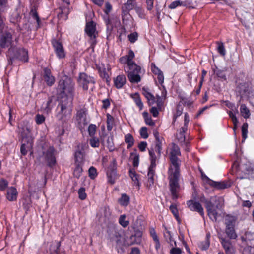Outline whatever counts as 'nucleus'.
<instances>
[{
    "label": "nucleus",
    "instance_id": "1",
    "mask_svg": "<svg viewBox=\"0 0 254 254\" xmlns=\"http://www.w3.org/2000/svg\"><path fill=\"white\" fill-rule=\"evenodd\" d=\"M180 155L179 147L177 145L173 144L170 152L171 165L168 170V179L170 190L174 199L178 198L180 190L179 179L181 160L178 157Z\"/></svg>",
    "mask_w": 254,
    "mask_h": 254
},
{
    "label": "nucleus",
    "instance_id": "2",
    "mask_svg": "<svg viewBox=\"0 0 254 254\" xmlns=\"http://www.w3.org/2000/svg\"><path fill=\"white\" fill-rule=\"evenodd\" d=\"M134 56L133 51L130 50L127 55L120 58V61L124 65V70L127 74L129 81L131 83H138L141 81L144 70L133 61Z\"/></svg>",
    "mask_w": 254,
    "mask_h": 254
},
{
    "label": "nucleus",
    "instance_id": "3",
    "mask_svg": "<svg viewBox=\"0 0 254 254\" xmlns=\"http://www.w3.org/2000/svg\"><path fill=\"white\" fill-rule=\"evenodd\" d=\"M204 203L209 218L213 221H216L217 218L222 214V199L216 196L211 197L210 200L204 199Z\"/></svg>",
    "mask_w": 254,
    "mask_h": 254
},
{
    "label": "nucleus",
    "instance_id": "4",
    "mask_svg": "<svg viewBox=\"0 0 254 254\" xmlns=\"http://www.w3.org/2000/svg\"><path fill=\"white\" fill-rule=\"evenodd\" d=\"M57 93L63 99L72 98L74 93V83L71 78L63 76L59 81Z\"/></svg>",
    "mask_w": 254,
    "mask_h": 254
},
{
    "label": "nucleus",
    "instance_id": "5",
    "mask_svg": "<svg viewBox=\"0 0 254 254\" xmlns=\"http://www.w3.org/2000/svg\"><path fill=\"white\" fill-rule=\"evenodd\" d=\"M72 109L66 99L61 100L57 106L56 117L58 120L65 122L71 116Z\"/></svg>",
    "mask_w": 254,
    "mask_h": 254
},
{
    "label": "nucleus",
    "instance_id": "6",
    "mask_svg": "<svg viewBox=\"0 0 254 254\" xmlns=\"http://www.w3.org/2000/svg\"><path fill=\"white\" fill-rule=\"evenodd\" d=\"M8 55L10 58L8 60L9 64L14 59H17L23 62H27L28 60L27 50L24 48H18L16 44H12V47L9 48Z\"/></svg>",
    "mask_w": 254,
    "mask_h": 254
},
{
    "label": "nucleus",
    "instance_id": "7",
    "mask_svg": "<svg viewBox=\"0 0 254 254\" xmlns=\"http://www.w3.org/2000/svg\"><path fill=\"white\" fill-rule=\"evenodd\" d=\"M78 83L84 90H87L89 86L94 84L95 81L93 77L87 75L84 73H80L78 80Z\"/></svg>",
    "mask_w": 254,
    "mask_h": 254
},
{
    "label": "nucleus",
    "instance_id": "8",
    "mask_svg": "<svg viewBox=\"0 0 254 254\" xmlns=\"http://www.w3.org/2000/svg\"><path fill=\"white\" fill-rule=\"evenodd\" d=\"M14 37H12V35L11 32H6L3 34L1 36L0 39V45L2 48H6L10 46L12 47V44H16L17 43V38L15 37V41H12V39Z\"/></svg>",
    "mask_w": 254,
    "mask_h": 254
},
{
    "label": "nucleus",
    "instance_id": "9",
    "mask_svg": "<svg viewBox=\"0 0 254 254\" xmlns=\"http://www.w3.org/2000/svg\"><path fill=\"white\" fill-rule=\"evenodd\" d=\"M76 120L78 127L82 130L87 126L88 122L84 111L80 110L77 111Z\"/></svg>",
    "mask_w": 254,
    "mask_h": 254
},
{
    "label": "nucleus",
    "instance_id": "10",
    "mask_svg": "<svg viewBox=\"0 0 254 254\" xmlns=\"http://www.w3.org/2000/svg\"><path fill=\"white\" fill-rule=\"evenodd\" d=\"M162 94L164 96L163 97L157 96L156 101L157 107H152L150 110L151 113L154 117H157L158 116L159 114V111H160L161 110L162 107L163 106L164 101V100L165 99V95L166 94V92H165V93L162 92Z\"/></svg>",
    "mask_w": 254,
    "mask_h": 254
},
{
    "label": "nucleus",
    "instance_id": "11",
    "mask_svg": "<svg viewBox=\"0 0 254 254\" xmlns=\"http://www.w3.org/2000/svg\"><path fill=\"white\" fill-rule=\"evenodd\" d=\"M46 161L49 166H52L56 164L55 149L53 147H50L44 153Z\"/></svg>",
    "mask_w": 254,
    "mask_h": 254
},
{
    "label": "nucleus",
    "instance_id": "12",
    "mask_svg": "<svg viewBox=\"0 0 254 254\" xmlns=\"http://www.w3.org/2000/svg\"><path fill=\"white\" fill-rule=\"evenodd\" d=\"M52 43L57 56L60 59L64 58L65 54L61 42L56 40H53Z\"/></svg>",
    "mask_w": 254,
    "mask_h": 254
},
{
    "label": "nucleus",
    "instance_id": "13",
    "mask_svg": "<svg viewBox=\"0 0 254 254\" xmlns=\"http://www.w3.org/2000/svg\"><path fill=\"white\" fill-rule=\"evenodd\" d=\"M187 204L190 210L198 212L202 216H204L203 208L199 202L189 200L187 201Z\"/></svg>",
    "mask_w": 254,
    "mask_h": 254
},
{
    "label": "nucleus",
    "instance_id": "14",
    "mask_svg": "<svg viewBox=\"0 0 254 254\" xmlns=\"http://www.w3.org/2000/svg\"><path fill=\"white\" fill-rule=\"evenodd\" d=\"M85 32L92 40H94L97 35L95 23L92 21L87 23Z\"/></svg>",
    "mask_w": 254,
    "mask_h": 254
},
{
    "label": "nucleus",
    "instance_id": "15",
    "mask_svg": "<svg viewBox=\"0 0 254 254\" xmlns=\"http://www.w3.org/2000/svg\"><path fill=\"white\" fill-rule=\"evenodd\" d=\"M207 183L210 186L218 189H224L230 187V183L225 182H215L207 178Z\"/></svg>",
    "mask_w": 254,
    "mask_h": 254
},
{
    "label": "nucleus",
    "instance_id": "16",
    "mask_svg": "<svg viewBox=\"0 0 254 254\" xmlns=\"http://www.w3.org/2000/svg\"><path fill=\"white\" fill-rule=\"evenodd\" d=\"M17 195L18 192L15 188L14 187L8 188L6 194L8 200L10 201H15L17 199Z\"/></svg>",
    "mask_w": 254,
    "mask_h": 254
},
{
    "label": "nucleus",
    "instance_id": "17",
    "mask_svg": "<svg viewBox=\"0 0 254 254\" xmlns=\"http://www.w3.org/2000/svg\"><path fill=\"white\" fill-rule=\"evenodd\" d=\"M55 104V102L54 101V98L52 97H49L48 101L46 102H44L41 106V109L45 113L48 114L50 113Z\"/></svg>",
    "mask_w": 254,
    "mask_h": 254
},
{
    "label": "nucleus",
    "instance_id": "18",
    "mask_svg": "<svg viewBox=\"0 0 254 254\" xmlns=\"http://www.w3.org/2000/svg\"><path fill=\"white\" fill-rule=\"evenodd\" d=\"M221 243L227 254H232L234 253L233 247L229 240L221 239Z\"/></svg>",
    "mask_w": 254,
    "mask_h": 254
},
{
    "label": "nucleus",
    "instance_id": "19",
    "mask_svg": "<svg viewBox=\"0 0 254 254\" xmlns=\"http://www.w3.org/2000/svg\"><path fill=\"white\" fill-rule=\"evenodd\" d=\"M44 78L49 86L52 85L55 82V78L51 75V71L48 68L44 69Z\"/></svg>",
    "mask_w": 254,
    "mask_h": 254
},
{
    "label": "nucleus",
    "instance_id": "20",
    "mask_svg": "<svg viewBox=\"0 0 254 254\" xmlns=\"http://www.w3.org/2000/svg\"><path fill=\"white\" fill-rule=\"evenodd\" d=\"M114 85L118 88H121L126 82V78L124 75H119L114 80Z\"/></svg>",
    "mask_w": 254,
    "mask_h": 254
},
{
    "label": "nucleus",
    "instance_id": "21",
    "mask_svg": "<svg viewBox=\"0 0 254 254\" xmlns=\"http://www.w3.org/2000/svg\"><path fill=\"white\" fill-rule=\"evenodd\" d=\"M79 147H81V150L76 152L75 155V160L77 162H81L82 159L83 155L81 153L82 151L88 148V145L86 143H82L79 145Z\"/></svg>",
    "mask_w": 254,
    "mask_h": 254
},
{
    "label": "nucleus",
    "instance_id": "22",
    "mask_svg": "<svg viewBox=\"0 0 254 254\" xmlns=\"http://www.w3.org/2000/svg\"><path fill=\"white\" fill-rule=\"evenodd\" d=\"M230 109L231 110L228 111V113L233 124L236 126L238 123V121L236 117V114L238 113V108L234 106Z\"/></svg>",
    "mask_w": 254,
    "mask_h": 254
},
{
    "label": "nucleus",
    "instance_id": "23",
    "mask_svg": "<svg viewBox=\"0 0 254 254\" xmlns=\"http://www.w3.org/2000/svg\"><path fill=\"white\" fill-rule=\"evenodd\" d=\"M164 236L165 240L170 244L172 247H176V242L173 239L172 236L169 231L166 229L164 232Z\"/></svg>",
    "mask_w": 254,
    "mask_h": 254
},
{
    "label": "nucleus",
    "instance_id": "24",
    "mask_svg": "<svg viewBox=\"0 0 254 254\" xmlns=\"http://www.w3.org/2000/svg\"><path fill=\"white\" fill-rule=\"evenodd\" d=\"M150 160V165L149 169L155 170L156 166L157 157L153 150L149 151Z\"/></svg>",
    "mask_w": 254,
    "mask_h": 254
},
{
    "label": "nucleus",
    "instance_id": "25",
    "mask_svg": "<svg viewBox=\"0 0 254 254\" xmlns=\"http://www.w3.org/2000/svg\"><path fill=\"white\" fill-rule=\"evenodd\" d=\"M144 96L147 99L148 104L150 106L153 105L156 103L157 98L158 95L156 96L155 98L152 94L147 91H144L143 92Z\"/></svg>",
    "mask_w": 254,
    "mask_h": 254
},
{
    "label": "nucleus",
    "instance_id": "26",
    "mask_svg": "<svg viewBox=\"0 0 254 254\" xmlns=\"http://www.w3.org/2000/svg\"><path fill=\"white\" fill-rule=\"evenodd\" d=\"M245 173L248 178H254V165H247L245 169Z\"/></svg>",
    "mask_w": 254,
    "mask_h": 254
},
{
    "label": "nucleus",
    "instance_id": "27",
    "mask_svg": "<svg viewBox=\"0 0 254 254\" xmlns=\"http://www.w3.org/2000/svg\"><path fill=\"white\" fill-rule=\"evenodd\" d=\"M179 6H189L190 3L188 1L176 0L172 2L169 6V8L174 9Z\"/></svg>",
    "mask_w": 254,
    "mask_h": 254
},
{
    "label": "nucleus",
    "instance_id": "28",
    "mask_svg": "<svg viewBox=\"0 0 254 254\" xmlns=\"http://www.w3.org/2000/svg\"><path fill=\"white\" fill-rule=\"evenodd\" d=\"M155 170L149 169L148 173V181L146 185L148 188L151 187L154 184V176Z\"/></svg>",
    "mask_w": 254,
    "mask_h": 254
},
{
    "label": "nucleus",
    "instance_id": "29",
    "mask_svg": "<svg viewBox=\"0 0 254 254\" xmlns=\"http://www.w3.org/2000/svg\"><path fill=\"white\" fill-rule=\"evenodd\" d=\"M225 232L228 237L230 239H235L237 237L234 230V226L226 227Z\"/></svg>",
    "mask_w": 254,
    "mask_h": 254
},
{
    "label": "nucleus",
    "instance_id": "30",
    "mask_svg": "<svg viewBox=\"0 0 254 254\" xmlns=\"http://www.w3.org/2000/svg\"><path fill=\"white\" fill-rule=\"evenodd\" d=\"M240 113L245 119L249 118L251 115L249 109L245 104H242L240 107Z\"/></svg>",
    "mask_w": 254,
    "mask_h": 254
},
{
    "label": "nucleus",
    "instance_id": "31",
    "mask_svg": "<svg viewBox=\"0 0 254 254\" xmlns=\"http://www.w3.org/2000/svg\"><path fill=\"white\" fill-rule=\"evenodd\" d=\"M129 197L126 194H122L121 197L119 199V203L123 206H127L129 202Z\"/></svg>",
    "mask_w": 254,
    "mask_h": 254
},
{
    "label": "nucleus",
    "instance_id": "32",
    "mask_svg": "<svg viewBox=\"0 0 254 254\" xmlns=\"http://www.w3.org/2000/svg\"><path fill=\"white\" fill-rule=\"evenodd\" d=\"M187 128L186 127H183L180 130V132L177 134L178 140L180 142H183L185 141L184 133L187 131Z\"/></svg>",
    "mask_w": 254,
    "mask_h": 254
},
{
    "label": "nucleus",
    "instance_id": "33",
    "mask_svg": "<svg viewBox=\"0 0 254 254\" xmlns=\"http://www.w3.org/2000/svg\"><path fill=\"white\" fill-rule=\"evenodd\" d=\"M60 246V244L59 242L52 244L50 248L51 254H61L59 252Z\"/></svg>",
    "mask_w": 254,
    "mask_h": 254
},
{
    "label": "nucleus",
    "instance_id": "34",
    "mask_svg": "<svg viewBox=\"0 0 254 254\" xmlns=\"http://www.w3.org/2000/svg\"><path fill=\"white\" fill-rule=\"evenodd\" d=\"M132 98L136 105L139 108V109L140 110H142L143 107V104L140 99L139 95L137 93H135L132 96Z\"/></svg>",
    "mask_w": 254,
    "mask_h": 254
},
{
    "label": "nucleus",
    "instance_id": "35",
    "mask_svg": "<svg viewBox=\"0 0 254 254\" xmlns=\"http://www.w3.org/2000/svg\"><path fill=\"white\" fill-rule=\"evenodd\" d=\"M89 142L92 147L96 148L99 147L100 141L97 137L92 136L91 138L89 139Z\"/></svg>",
    "mask_w": 254,
    "mask_h": 254
},
{
    "label": "nucleus",
    "instance_id": "36",
    "mask_svg": "<svg viewBox=\"0 0 254 254\" xmlns=\"http://www.w3.org/2000/svg\"><path fill=\"white\" fill-rule=\"evenodd\" d=\"M125 141L126 143H128L127 148L131 147L134 144V139L133 136L129 133L125 135Z\"/></svg>",
    "mask_w": 254,
    "mask_h": 254
},
{
    "label": "nucleus",
    "instance_id": "37",
    "mask_svg": "<svg viewBox=\"0 0 254 254\" xmlns=\"http://www.w3.org/2000/svg\"><path fill=\"white\" fill-rule=\"evenodd\" d=\"M210 245V242L208 238V236H207L206 239L202 242H201L199 244V247L202 250H206L208 249Z\"/></svg>",
    "mask_w": 254,
    "mask_h": 254
},
{
    "label": "nucleus",
    "instance_id": "38",
    "mask_svg": "<svg viewBox=\"0 0 254 254\" xmlns=\"http://www.w3.org/2000/svg\"><path fill=\"white\" fill-rule=\"evenodd\" d=\"M114 119L109 114H107V127L109 131L111 130L113 128Z\"/></svg>",
    "mask_w": 254,
    "mask_h": 254
},
{
    "label": "nucleus",
    "instance_id": "39",
    "mask_svg": "<svg viewBox=\"0 0 254 254\" xmlns=\"http://www.w3.org/2000/svg\"><path fill=\"white\" fill-rule=\"evenodd\" d=\"M216 43L218 45L217 49L218 53L221 55L225 56L226 55V50H225L223 43L220 41L217 42Z\"/></svg>",
    "mask_w": 254,
    "mask_h": 254
},
{
    "label": "nucleus",
    "instance_id": "40",
    "mask_svg": "<svg viewBox=\"0 0 254 254\" xmlns=\"http://www.w3.org/2000/svg\"><path fill=\"white\" fill-rule=\"evenodd\" d=\"M245 239L248 243L253 244V242H254V233H251L250 232H246Z\"/></svg>",
    "mask_w": 254,
    "mask_h": 254
},
{
    "label": "nucleus",
    "instance_id": "41",
    "mask_svg": "<svg viewBox=\"0 0 254 254\" xmlns=\"http://www.w3.org/2000/svg\"><path fill=\"white\" fill-rule=\"evenodd\" d=\"M235 219L233 217L227 216L225 219L226 227L234 226Z\"/></svg>",
    "mask_w": 254,
    "mask_h": 254
},
{
    "label": "nucleus",
    "instance_id": "42",
    "mask_svg": "<svg viewBox=\"0 0 254 254\" xmlns=\"http://www.w3.org/2000/svg\"><path fill=\"white\" fill-rule=\"evenodd\" d=\"M82 172V166L79 163L76 165L75 168L74 169L73 174L74 176L78 178L80 177Z\"/></svg>",
    "mask_w": 254,
    "mask_h": 254
},
{
    "label": "nucleus",
    "instance_id": "43",
    "mask_svg": "<svg viewBox=\"0 0 254 254\" xmlns=\"http://www.w3.org/2000/svg\"><path fill=\"white\" fill-rule=\"evenodd\" d=\"M30 15L34 20H36L37 24V26L39 27L40 25V20L37 12L35 10L32 9L30 12Z\"/></svg>",
    "mask_w": 254,
    "mask_h": 254
},
{
    "label": "nucleus",
    "instance_id": "44",
    "mask_svg": "<svg viewBox=\"0 0 254 254\" xmlns=\"http://www.w3.org/2000/svg\"><path fill=\"white\" fill-rule=\"evenodd\" d=\"M142 236V232L139 230H136L134 235L132 236L131 238H136L135 243L136 244H139L141 242V238Z\"/></svg>",
    "mask_w": 254,
    "mask_h": 254
},
{
    "label": "nucleus",
    "instance_id": "45",
    "mask_svg": "<svg viewBox=\"0 0 254 254\" xmlns=\"http://www.w3.org/2000/svg\"><path fill=\"white\" fill-rule=\"evenodd\" d=\"M248 128V124L247 123H244L242 127V137L244 140L246 139V138L247 137Z\"/></svg>",
    "mask_w": 254,
    "mask_h": 254
},
{
    "label": "nucleus",
    "instance_id": "46",
    "mask_svg": "<svg viewBox=\"0 0 254 254\" xmlns=\"http://www.w3.org/2000/svg\"><path fill=\"white\" fill-rule=\"evenodd\" d=\"M96 131V126L94 124H90L88 128L89 135L92 137L94 135Z\"/></svg>",
    "mask_w": 254,
    "mask_h": 254
},
{
    "label": "nucleus",
    "instance_id": "47",
    "mask_svg": "<svg viewBox=\"0 0 254 254\" xmlns=\"http://www.w3.org/2000/svg\"><path fill=\"white\" fill-rule=\"evenodd\" d=\"M89 176L91 179H94L97 176V170L94 167H90L88 170Z\"/></svg>",
    "mask_w": 254,
    "mask_h": 254
},
{
    "label": "nucleus",
    "instance_id": "48",
    "mask_svg": "<svg viewBox=\"0 0 254 254\" xmlns=\"http://www.w3.org/2000/svg\"><path fill=\"white\" fill-rule=\"evenodd\" d=\"M119 223L123 227H126L129 224V222L126 220V216L125 215H121L119 219Z\"/></svg>",
    "mask_w": 254,
    "mask_h": 254
},
{
    "label": "nucleus",
    "instance_id": "49",
    "mask_svg": "<svg viewBox=\"0 0 254 254\" xmlns=\"http://www.w3.org/2000/svg\"><path fill=\"white\" fill-rule=\"evenodd\" d=\"M8 182L3 178L0 179V190L3 191L7 187Z\"/></svg>",
    "mask_w": 254,
    "mask_h": 254
},
{
    "label": "nucleus",
    "instance_id": "50",
    "mask_svg": "<svg viewBox=\"0 0 254 254\" xmlns=\"http://www.w3.org/2000/svg\"><path fill=\"white\" fill-rule=\"evenodd\" d=\"M134 10L140 18H144L145 17L144 10L141 7L136 6L134 8Z\"/></svg>",
    "mask_w": 254,
    "mask_h": 254
},
{
    "label": "nucleus",
    "instance_id": "51",
    "mask_svg": "<svg viewBox=\"0 0 254 254\" xmlns=\"http://www.w3.org/2000/svg\"><path fill=\"white\" fill-rule=\"evenodd\" d=\"M138 34L137 32H134L128 35V38L129 41L133 43L138 39Z\"/></svg>",
    "mask_w": 254,
    "mask_h": 254
},
{
    "label": "nucleus",
    "instance_id": "52",
    "mask_svg": "<svg viewBox=\"0 0 254 254\" xmlns=\"http://www.w3.org/2000/svg\"><path fill=\"white\" fill-rule=\"evenodd\" d=\"M131 155L133 156V165L134 167H137L139 164V156L136 153H132Z\"/></svg>",
    "mask_w": 254,
    "mask_h": 254
},
{
    "label": "nucleus",
    "instance_id": "53",
    "mask_svg": "<svg viewBox=\"0 0 254 254\" xmlns=\"http://www.w3.org/2000/svg\"><path fill=\"white\" fill-rule=\"evenodd\" d=\"M20 19L21 18L19 14H18L17 12H15L11 16L10 21L12 23H16L20 21Z\"/></svg>",
    "mask_w": 254,
    "mask_h": 254
},
{
    "label": "nucleus",
    "instance_id": "54",
    "mask_svg": "<svg viewBox=\"0 0 254 254\" xmlns=\"http://www.w3.org/2000/svg\"><path fill=\"white\" fill-rule=\"evenodd\" d=\"M140 134L142 138L146 139L148 137L147 129L146 127H142L140 130Z\"/></svg>",
    "mask_w": 254,
    "mask_h": 254
},
{
    "label": "nucleus",
    "instance_id": "55",
    "mask_svg": "<svg viewBox=\"0 0 254 254\" xmlns=\"http://www.w3.org/2000/svg\"><path fill=\"white\" fill-rule=\"evenodd\" d=\"M129 176L131 177L132 180L134 182V184L138 185V180L137 175L134 171L132 170L129 171Z\"/></svg>",
    "mask_w": 254,
    "mask_h": 254
},
{
    "label": "nucleus",
    "instance_id": "56",
    "mask_svg": "<svg viewBox=\"0 0 254 254\" xmlns=\"http://www.w3.org/2000/svg\"><path fill=\"white\" fill-rule=\"evenodd\" d=\"M79 197L81 200H84L86 198V194L85 193V190L84 188H81L78 190Z\"/></svg>",
    "mask_w": 254,
    "mask_h": 254
},
{
    "label": "nucleus",
    "instance_id": "57",
    "mask_svg": "<svg viewBox=\"0 0 254 254\" xmlns=\"http://www.w3.org/2000/svg\"><path fill=\"white\" fill-rule=\"evenodd\" d=\"M215 74L217 75V76L220 78L222 79L225 80L226 79V75L224 73V70L217 69L215 71Z\"/></svg>",
    "mask_w": 254,
    "mask_h": 254
},
{
    "label": "nucleus",
    "instance_id": "58",
    "mask_svg": "<svg viewBox=\"0 0 254 254\" xmlns=\"http://www.w3.org/2000/svg\"><path fill=\"white\" fill-rule=\"evenodd\" d=\"M243 254H254V248L247 246L244 249Z\"/></svg>",
    "mask_w": 254,
    "mask_h": 254
},
{
    "label": "nucleus",
    "instance_id": "59",
    "mask_svg": "<svg viewBox=\"0 0 254 254\" xmlns=\"http://www.w3.org/2000/svg\"><path fill=\"white\" fill-rule=\"evenodd\" d=\"M45 120V117L40 114L36 115L35 117V121L37 124H42Z\"/></svg>",
    "mask_w": 254,
    "mask_h": 254
},
{
    "label": "nucleus",
    "instance_id": "60",
    "mask_svg": "<svg viewBox=\"0 0 254 254\" xmlns=\"http://www.w3.org/2000/svg\"><path fill=\"white\" fill-rule=\"evenodd\" d=\"M134 5L132 1L128 0L127 3L124 5V8L127 10H130L133 8Z\"/></svg>",
    "mask_w": 254,
    "mask_h": 254
},
{
    "label": "nucleus",
    "instance_id": "61",
    "mask_svg": "<svg viewBox=\"0 0 254 254\" xmlns=\"http://www.w3.org/2000/svg\"><path fill=\"white\" fill-rule=\"evenodd\" d=\"M18 128L19 130V132L21 133L22 137H24L25 135H27L30 132V130L28 128V127H26L25 128H21L20 127L18 126Z\"/></svg>",
    "mask_w": 254,
    "mask_h": 254
},
{
    "label": "nucleus",
    "instance_id": "62",
    "mask_svg": "<svg viewBox=\"0 0 254 254\" xmlns=\"http://www.w3.org/2000/svg\"><path fill=\"white\" fill-rule=\"evenodd\" d=\"M99 71L100 73V76L103 78L107 79L108 78V73L106 71L105 68H102L101 67H99Z\"/></svg>",
    "mask_w": 254,
    "mask_h": 254
},
{
    "label": "nucleus",
    "instance_id": "63",
    "mask_svg": "<svg viewBox=\"0 0 254 254\" xmlns=\"http://www.w3.org/2000/svg\"><path fill=\"white\" fill-rule=\"evenodd\" d=\"M151 71L155 74L157 75L161 72L162 71L159 69L154 64H151Z\"/></svg>",
    "mask_w": 254,
    "mask_h": 254
},
{
    "label": "nucleus",
    "instance_id": "64",
    "mask_svg": "<svg viewBox=\"0 0 254 254\" xmlns=\"http://www.w3.org/2000/svg\"><path fill=\"white\" fill-rule=\"evenodd\" d=\"M173 248L170 250V254H181L182 250L179 248H176L175 247H172Z\"/></svg>",
    "mask_w": 254,
    "mask_h": 254
}]
</instances>
